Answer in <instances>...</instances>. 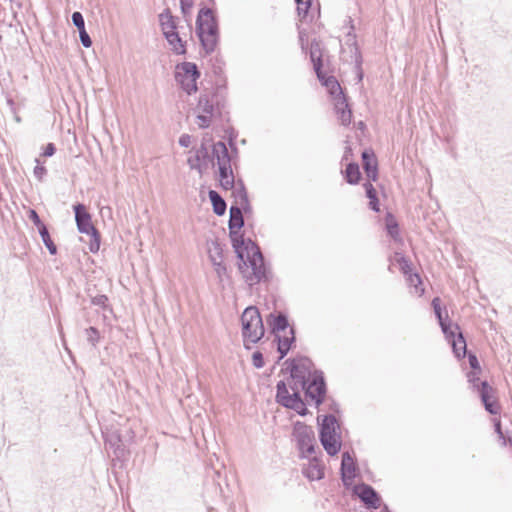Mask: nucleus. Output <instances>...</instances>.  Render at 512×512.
<instances>
[{
    "label": "nucleus",
    "mask_w": 512,
    "mask_h": 512,
    "mask_svg": "<svg viewBox=\"0 0 512 512\" xmlns=\"http://www.w3.org/2000/svg\"><path fill=\"white\" fill-rule=\"evenodd\" d=\"M266 323L272 334L276 335L287 328L290 329L288 315L285 312H272L266 316Z\"/></svg>",
    "instance_id": "20"
},
{
    "label": "nucleus",
    "mask_w": 512,
    "mask_h": 512,
    "mask_svg": "<svg viewBox=\"0 0 512 512\" xmlns=\"http://www.w3.org/2000/svg\"><path fill=\"white\" fill-rule=\"evenodd\" d=\"M85 334L87 336V341L93 346L96 347L98 342L100 341V332L96 327L90 326L85 329Z\"/></svg>",
    "instance_id": "41"
},
{
    "label": "nucleus",
    "mask_w": 512,
    "mask_h": 512,
    "mask_svg": "<svg viewBox=\"0 0 512 512\" xmlns=\"http://www.w3.org/2000/svg\"><path fill=\"white\" fill-rule=\"evenodd\" d=\"M224 64H225L224 61L218 55L215 56L212 59V72L218 78V80L216 82H219L220 84H225L226 85V79L223 77V75H224V71H223Z\"/></svg>",
    "instance_id": "35"
},
{
    "label": "nucleus",
    "mask_w": 512,
    "mask_h": 512,
    "mask_svg": "<svg viewBox=\"0 0 512 512\" xmlns=\"http://www.w3.org/2000/svg\"><path fill=\"white\" fill-rule=\"evenodd\" d=\"M312 1L313 0H295L297 5V14L301 20H305L307 18L309 10L312 6Z\"/></svg>",
    "instance_id": "37"
},
{
    "label": "nucleus",
    "mask_w": 512,
    "mask_h": 512,
    "mask_svg": "<svg viewBox=\"0 0 512 512\" xmlns=\"http://www.w3.org/2000/svg\"><path fill=\"white\" fill-rule=\"evenodd\" d=\"M91 304L94 306H99L103 310H111L109 306V299L106 295L101 294L91 298Z\"/></svg>",
    "instance_id": "42"
},
{
    "label": "nucleus",
    "mask_w": 512,
    "mask_h": 512,
    "mask_svg": "<svg viewBox=\"0 0 512 512\" xmlns=\"http://www.w3.org/2000/svg\"><path fill=\"white\" fill-rule=\"evenodd\" d=\"M214 270L219 277L225 275L227 273V267L224 264L223 260H219V262L214 261Z\"/></svg>",
    "instance_id": "58"
},
{
    "label": "nucleus",
    "mask_w": 512,
    "mask_h": 512,
    "mask_svg": "<svg viewBox=\"0 0 512 512\" xmlns=\"http://www.w3.org/2000/svg\"><path fill=\"white\" fill-rule=\"evenodd\" d=\"M78 32L81 44L85 48H90L92 46V40L88 32L86 31V28L79 29Z\"/></svg>",
    "instance_id": "51"
},
{
    "label": "nucleus",
    "mask_w": 512,
    "mask_h": 512,
    "mask_svg": "<svg viewBox=\"0 0 512 512\" xmlns=\"http://www.w3.org/2000/svg\"><path fill=\"white\" fill-rule=\"evenodd\" d=\"M252 364L257 369H260V368L264 367L265 360H264L263 353L261 351L256 350V351L253 352V354H252Z\"/></svg>",
    "instance_id": "50"
},
{
    "label": "nucleus",
    "mask_w": 512,
    "mask_h": 512,
    "mask_svg": "<svg viewBox=\"0 0 512 512\" xmlns=\"http://www.w3.org/2000/svg\"><path fill=\"white\" fill-rule=\"evenodd\" d=\"M191 139V135L184 133L179 137L178 143L181 147L187 148L191 144Z\"/></svg>",
    "instance_id": "60"
},
{
    "label": "nucleus",
    "mask_w": 512,
    "mask_h": 512,
    "mask_svg": "<svg viewBox=\"0 0 512 512\" xmlns=\"http://www.w3.org/2000/svg\"><path fill=\"white\" fill-rule=\"evenodd\" d=\"M300 363L299 361V358H288L286 361H285V366H286V369L289 371L290 373V378H300L297 374H296V371L298 369V364Z\"/></svg>",
    "instance_id": "44"
},
{
    "label": "nucleus",
    "mask_w": 512,
    "mask_h": 512,
    "mask_svg": "<svg viewBox=\"0 0 512 512\" xmlns=\"http://www.w3.org/2000/svg\"><path fill=\"white\" fill-rule=\"evenodd\" d=\"M400 271L406 276L413 272L411 261L403 254L396 253Z\"/></svg>",
    "instance_id": "39"
},
{
    "label": "nucleus",
    "mask_w": 512,
    "mask_h": 512,
    "mask_svg": "<svg viewBox=\"0 0 512 512\" xmlns=\"http://www.w3.org/2000/svg\"><path fill=\"white\" fill-rule=\"evenodd\" d=\"M37 162V165L34 167V176L39 180L42 181L44 176L47 174V169L45 166L40 165L39 159L35 160Z\"/></svg>",
    "instance_id": "53"
},
{
    "label": "nucleus",
    "mask_w": 512,
    "mask_h": 512,
    "mask_svg": "<svg viewBox=\"0 0 512 512\" xmlns=\"http://www.w3.org/2000/svg\"><path fill=\"white\" fill-rule=\"evenodd\" d=\"M353 156V150L350 145H346L344 149V153L341 159V163L346 162Z\"/></svg>",
    "instance_id": "61"
},
{
    "label": "nucleus",
    "mask_w": 512,
    "mask_h": 512,
    "mask_svg": "<svg viewBox=\"0 0 512 512\" xmlns=\"http://www.w3.org/2000/svg\"><path fill=\"white\" fill-rule=\"evenodd\" d=\"M480 397L481 403L485 410L491 415H498L501 411V406L494 396V389L484 380L480 382L478 390L476 391Z\"/></svg>",
    "instance_id": "12"
},
{
    "label": "nucleus",
    "mask_w": 512,
    "mask_h": 512,
    "mask_svg": "<svg viewBox=\"0 0 512 512\" xmlns=\"http://www.w3.org/2000/svg\"><path fill=\"white\" fill-rule=\"evenodd\" d=\"M362 167L369 182L377 181L379 167L377 157L372 149H364L361 154Z\"/></svg>",
    "instance_id": "17"
},
{
    "label": "nucleus",
    "mask_w": 512,
    "mask_h": 512,
    "mask_svg": "<svg viewBox=\"0 0 512 512\" xmlns=\"http://www.w3.org/2000/svg\"><path fill=\"white\" fill-rule=\"evenodd\" d=\"M208 197L212 205L214 214L217 216H223L226 213L227 203L225 199L216 190L210 189L208 191Z\"/></svg>",
    "instance_id": "28"
},
{
    "label": "nucleus",
    "mask_w": 512,
    "mask_h": 512,
    "mask_svg": "<svg viewBox=\"0 0 512 512\" xmlns=\"http://www.w3.org/2000/svg\"><path fill=\"white\" fill-rule=\"evenodd\" d=\"M244 215L237 204L229 209V239L237 258V268L249 286L268 283L272 279L270 264L266 261L259 245L251 238H245L242 228Z\"/></svg>",
    "instance_id": "1"
},
{
    "label": "nucleus",
    "mask_w": 512,
    "mask_h": 512,
    "mask_svg": "<svg viewBox=\"0 0 512 512\" xmlns=\"http://www.w3.org/2000/svg\"><path fill=\"white\" fill-rule=\"evenodd\" d=\"M168 44L171 46V50L176 55H186L187 53V42L182 40L179 31L169 33L164 36Z\"/></svg>",
    "instance_id": "26"
},
{
    "label": "nucleus",
    "mask_w": 512,
    "mask_h": 512,
    "mask_svg": "<svg viewBox=\"0 0 512 512\" xmlns=\"http://www.w3.org/2000/svg\"><path fill=\"white\" fill-rule=\"evenodd\" d=\"M493 424H494V431L498 435V438L501 441V444L503 446H507V437L505 436V434H504V432L502 430L501 420L495 418L493 420Z\"/></svg>",
    "instance_id": "46"
},
{
    "label": "nucleus",
    "mask_w": 512,
    "mask_h": 512,
    "mask_svg": "<svg viewBox=\"0 0 512 512\" xmlns=\"http://www.w3.org/2000/svg\"><path fill=\"white\" fill-rule=\"evenodd\" d=\"M213 154L216 156L220 187L223 190H232L235 187V176L232 169L234 163L226 143L224 141L213 143Z\"/></svg>",
    "instance_id": "8"
},
{
    "label": "nucleus",
    "mask_w": 512,
    "mask_h": 512,
    "mask_svg": "<svg viewBox=\"0 0 512 512\" xmlns=\"http://www.w3.org/2000/svg\"><path fill=\"white\" fill-rule=\"evenodd\" d=\"M406 280L410 286H413L415 288V293L418 294V296H422L424 294L425 290L423 288V282L419 273L412 272L406 275Z\"/></svg>",
    "instance_id": "36"
},
{
    "label": "nucleus",
    "mask_w": 512,
    "mask_h": 512,
    "mask_svg": "<svg viewBox=\"0 0 512 512\" xmlns=\"http://www.w3.org/2000/svg\"><path fill=\"white\" fill-rule=\"evenodd\" d=\"M224 131L227 135L228 146H233V143H236L238 132L232 126L225 128Z\"/></svg>",
    "instance_id": "52"
},
{
    "label": "nucleus",
    "mask_w": 512,
    "mask_h": 512,
    "mask_svg": "<svg viewBox=\"0 0 512 512\" xmlns=\"http://www.w3.org/2000/svg\"><path fill=\"white\" fill-rule=\"evenodd\" d=\"M230 151L229 154L232 155L233 157V163L235 164V159L237 158L238 156V148H237V144L236 143H233V146H228Z\"/></svg>",
    "instance_id": "62"
},
{
    "label": "nucleus",
    "mask_w": 512,
    "mask_h": 512,
    "mask_svg": "<svg viewBox=\"0 0 512 512\" xmlns=\"http://www.w3.org/2000/svg\"><path fill=\"white\" fill-rule=\"evenodd\" d=\"M233 196L235 198H239L240 203H242L243 197L249 198L244 182H241V187H238L235 191H233Z\"/></svg>",
    "instance_id": "55"
},
{
    "label": "nucleus",
    "mask_w": 512,
    "mask_h": 512,
    "mask_svg": "<svg viewBox=\"0 0 512 512\" xmlns=\"http://www.w3.org/2000/svg\"><path fill=\"white\" fill-rule=\"evenodd\" d=\"M194 152L198 155L200 161L205 162L206 169L209 164L215 165L216 156L213 154V145L211 146V152H209L207 144L201 143L198 148L194 149Z\"/></svg>",
    "instance_id": "32"
},
{
    "label": "nucleus",
    "mask_w": 512,
    "mask_h": 512,
    "mask_svg": "<svg viewBox=\"0 0 512 512\" xmlns=\"http://www.w3.org/2000/svg\"><path fill=\"white\" fill-rule=\"evenodd\" d=\"M212 247L209 248V251H208V256H210L211 254H214L216 257L219 258V260H223V247L221 245V243L218 241V240H214L212 241Z\"/></svg>",
    "instance_id": "47"
},
{
    "label": "nucleus",
    "mask_w": 512,
    "mask_h": 512,
    "mask_svg": "<svg viewBox=\"0 0 512 512\" xmlns=\"http://www.w3.org/2000/svg\"><path fill=\"white\" fill-rule=\"evenodd\" d=\"M319 441L329 456H336L341 450V434L319 436Z\"/></svg>",
    "instance_id": "23"
},
{
    "label": "nucleus",
    "mask_w": 512,
    "mask_h": 512,
    "mask_svg": "<svg viewBox=\"0 0 512 512\" xmlns=\"http://www.w3.org/2000/svg\"><path fill=\"white\" fill-rule=\"evenodd\" d=\"M71 21L72 24L77 28V30L85 28V21L81 12H73L71 15Z\"/></svg>",
    "instance_id": "49"
},
{
    "label": "nucleus",
    "mask_w": 512,
    "mask_h": 512,
    "mask_svg": "<svg viewBox=\"0 0 512 512\" xmlns=\"http://www.w3.org/2000/svg\"><path fill=\"white\" fill-rule=\"evenodd\" d=\"M342 174L345 181L350 185H357L362 179L359 164L354 161L346 164V168L342 171Z\"/></svg>",
    "instance_id": "27"
},
{
    "label": "nucleus",
    "mask_w": 512,
    "mask_h": 512,
    "mask_svg": "<svg viewBox=\"0 0 512 512\" xmlns=\"http://www.w3.org/2000/svg\"><path fill=\"white\" fill-rule=\"evenodd\" d=\"M346 490H351L363 506L369 510H376L381 506L380 494L366 482H342Z\"/></svg>",
    "instance_id": "11"
},
{
    "label": "nucleus",
    "mask_w": 512,
    "mask_h": 512,
    "mask_svg": "<svg viewBox=\"0 0 512 512\" xmlns=\"http://www.w3.org/2000/svg\"><path fill=\"white\" fill-rule=\"evenodd\" d=\"M196 110L199 112L196 118L201 129L209 128L214 117L229 122V112L226 111V85L216 82L211 93H200Z\"/></svg>",
    "instance_id": "2"
},
{
    "label": "nucleus",
    "mask_w": 512,
    "mask_h": 512,
    "mask_svg": "<svg viewBox=\"0 0 512 512\" xmlns=\"http://www.w3.org/2000/svg\"><path fill=\"white\" fill-rule=\"evenodd\" d=\"M361 477L357 461L348 451L342 454L340 466V480H355Z\"/></svg>",
    "instance_id": "18"
},
{
    "label": "nucleus",
    "mask_w": 512,
    "mask_h": 512,
    "mask_svg": "<svg viewBox=\"0 0 512 512\" xmlns=\"http://www.w3.org/2000/svg\"><path fill=\"white\" fill-rule=\"evenodd\" d=\"M86 235L90 236V242H89L90 252L97 253L100 249V244H101L100 232L98 231V229H95V231L87 233Z\"/></svg>",
    "instance_id": "40"
},
{
    "label": "nucleus",
    "mask_w": 512,
    "mask_h": 512,
    "mask_svg": "<svg viewBox=\"0 0 512 512\" xmlns=\"http://www.w3.org/2000/svg\"><path fill=\"white\" fill-rule=\"evenodd\" d=\"M56 153V146L54 143H48L41 153L43 157H51Z\"/></svg>",
    "instance_id": "59"
},
{
    "label": "nucleus",
    "mask_w": 512,
    "mask_h": 512,
    "mask_svg": "<svg viewBox=\"0 0 512 512\" xmlns=\"http://www.w3.org/2000/svg\"><path fill=\"white\" fill-rule=\"evenodd\" d=\"M317 79L333 98L334 111L343 126H349L352 121V108L348 96L344 93L335 76H328L323 70L316 73Z\"/></svg>",
    "instance_id": "6"
},
{
    "label": "nucleus",
    "mask_w": 512,
    "mask_h": 512,
    "mask_svg": "<svg viewBox=\"0 0 512 512\" xmlns=\"http://www.w3.org/2000/svg\"><path fill=\"white\" fill-rule=\"evenodd\" d=\"M466 357L468 358V363L471 370H477L478 372H481V366L477 355L472 351H467Z\"/></svg>",
    "instance_id": "48"
},
{
    "label": "nucleus",
    "mask_w": 512,
    "mask_h": 512,
    "mask_svg": "<svg viewBox=\"0 0 512 512\" xmlns=\"http://www.w3.org/2000/svg\"><path fill=\"white\" fill-rule=\"evenodd\" d=\"M366 197L369 199L368 207L374 212L380 211V201L377 191L371 182L367 181L363 184Z\"/></svg>",
    "instance_id": "30"
},
{
    "label": "nucleus",
    "mask_w": 512,
    "mask_h": 512,
    "mask_svg": "<svg viewBox=\"0 0 512 512\" xmlns=\"http://www.w3.org/2000/svg\"><path fill=\"white\" fill-rule=\"evenodd\" d=\"M242 214L244 215H250L252 213V205L249 201V198L243 197V201L241 203V206H239Z\"/></svg>",
    "instance_id": "57"
},
{
    "label": "nucleus",
    "mask_w": 512,
    "mask_h": 512,
    "mask_svg": "<svg viewBox=\"0 0 512 512\" xmlns=\"http://www.w3.org/2000/svg\"><path fill=\"white\" fill-rule=\"evenodd\" d=\"M200 76L201 72L194 62L184 61L175 66V80L180 88L188 95H192L198 91L197 80Z\"/></svg>",
    "instance_id": "10"
},
{
    "label": "nucleus",
    "mask_w": 512,
    "mask_h": 512,
    "mask_svg": "<svg viewBox=\"0 0 512 512\" xmlns=\"http://www.w3.org/2000/svg\"><path fill=\"white\" fill-rule=\"evenodd\" d=\"M300 363L296 374L301 378H291L301 386L306 398L310 399L319 408L325 401L327 384L324 373L321 370L310 371L313 362L307 356L299 357Z\"/></svg>",
    "instance_id": "3"
},
{
    "label": "nucleus",
    "mask_w": 512,
    "mask_h": 512,
    "mask_svg": "<svg viewBox=\"0 0 512 512\" xmlns=\"http://www.w3.org/2000/svg\"><path fill=\"white\" fill-rule=\"evenodd\" d=\"M441 304V298L438 296L434 297L431 301V306L433 308L438 324L441 327L444 336H448L451 335V329L455 327L456 323H453L450 320L446 307H442Z\"/></svg>",
    "instance_id": "15"
},
{
    "label": "nucleus",
    "mask_w": 512,
    "mask_h": 512,
    "mask_svg": "<svg viewBox=\"0 0 512 512\" xmlns=\"http://www.w3.org/2000/svg\"><path fill=\"white\" fill-rule=\"evenodd\" d=\"M481 372H478L477 370H471L467 373V379H468V382L471 384L472 386V389L474 391H477L478 390V387H479V384H480V378H479V374Z\"/></svg>",
    "instance_id": "45"
},
{
    "label": "nucleus",
    "mask_w": 512,
    "mask_h": 512,
    "mask_svg": "<svg viewBox=\"0 0 512 512\" xmlns=\"http://www.w3.org/2000/svg\"><path fill=\"white\" fill-rule=\"evenodd\" d=\"M213 487L215 491L219 490L220 492H223L220 482H213Z\"/></svg>",
    "instance_id": "64"
},
{
    "label": "nucleus",
    "mask_w": 512,
    "mask_h": 512,
    "mask_svg": "<svg viewBox=\"0 0 512 512\" xmlns=\"http://www.w3.org/2000/svg\"><path fill=\"white\" fill-rule=\"evenodd\" d=\"M318 435L319 436H328V435H336L341 434L339 432L340 425L337 421V418L333 414H325L323 416H318Z\"/></svg>",
    "instance_id": "19"
},
{
    "label": "nucleus",
    "mask_w": 512,
    "mask_h": 512,
    "mask_svg": "<svg viewBox=\"0 0 512 512\" xmlns=\"http://www.w3.org/2000/svg\"><path fill=\"white\" fill-rule=\"evenodd\" d=\"M310 465L307 469L303 470L305 477L308 480H322L325 477L324 466L319 461L316 455L310 456Z\"/></svg>",
    "instance_id": "24"
},
{
    "label": "nucleus",
    "mask_w": 512,
    "mask_h": 512,
    "mask_svg": "<svg viewBox=\"0 0 512 512\" xmlns=\"http://www.w3.org/2000/svg\"><path fill=\"white\" fill-rule=\"evenodd\" d=\"M385 229L387 235L393 240H398L400 237L399 224L391 212H387L385 216Z\"/></svg>",
    "instance_id": "31"
},
{
    "label": "nucleus",
    "mask_w": 512,
    "mask_h": 512,
    "mask_svg": "<svg viewBox=\"0 0 512 512\" xmlns=\"http://www.w3.org/2000/svg\"><path fill=\"white\" fill-rule=\"evenodd\" d=\"M105 446L108 450H112L115 456L113 460L112 471L115 479L119 480L121 475L115 471L117 467L122 468L124 461L129 456L128 446L133 441L135 433L131 428H115L111 427L103 432Z\"/></svg>",
    "instance_id": "5"
},
{
    "label": "nucleus",
    "mask_w": 512,
    "mask_h": 512,
    "mask_svg": "<svg viewBox=\"0 0 512 512\" xmlns=\"http://www.w3.org/2000/svg\"><path fill=\"white\" fill-rule=\"evenodd\" d=\"M275 402L280 406L289 409L296 404L303 402L300 391L295 390L294 393H289L287 384L284 380H280L276 384Z\"/></svg>",
    "instance_id": "13"
},
{
    "label": "nucleus",
    "mask_w": 512,
    "mask_h": 512,
    "mask_svg": "<svg viewBox=\"0 0 512 512\" xmlns=\"http://www.w3.org/2000/svg\"><path fill=\"white\" fill-rule=\"evenodd\" d=\"M350 46L352 47L351 53H352V57L354 58V64H355L354 68H355V72H356V77H357L358 82H361L364 77V72L362 69V63H363L362 53L357 44V41L352 42V44Z\"/></svg>",
    "instance_id": "29"
},
{
    "label": "nucleus",
    "mask_w": 512,
    "mask_h": 512,
    "mask_svg": "<svg viewBox=\"0 0 512 512\" xmlns=\"http://www.w3.org/2000/svg\"><path fill=\"white\" fill-rule=\"evenodd\" d=\"M38 232H39V235H40V237L42 239L43 244L45 245V247L47 248L49 253L51 255H56L57 251H58L57 250V246H56V244L54 243V241L52 240V238L50 236L48 227L45 226L44 228L38 230Z\"/></svg>",
    "instance_id": "34"
},
{
    "label": "nucleus",
    "mask_w": 512,
    "mask_h": 512,
    "mask_svg": "<svg viewBox=\"0 0 512 512\" xmlns=\"http://www.w3.org/2000/svg\"><path fill=\"white\" fill-rule=\"evenodd\" d=\"M187 165L191 170H196L200 176L203 175L204 171L206 170V164L205 162L200 161V158L195 153L193 157H189L187 159Z\"/></svg>",
    "instance_id": "38"
},
{
    "label": "nucleus",
    "mask_w": 512,
    "mask_h": 512,
    "mask_svg": "<svg viewBox=\"0 0 512 512\" xmlns=\"http://www.w3.org/2000/svg\"><path fill=\"white\" fill-rule=\"evenodd\" d=\"M292 437L296 441V447L301 458H309L310 456H314L317 443L315 439V432L312 426H309L299 420L294 422Z\"/></svg>",
    "instance_id": "9"
},
{
    "label": "nucleus",
    "mask_w": 512,
    "mask_h": 512,
    "mask_svg": "<svg viewBox=\"0 0 512 512\" xmlns=\"http://www.w3.org/2000/svg\"><path fill=\"white\" fill-rule=\"evenodd\" d=\"M240 320L243 346L246 350H251L250 344H257L265 335L262 316L256 306H248L244 309Z\"/></svg>",
    "instance_id": "7"
},
{
    "label": "nucleus",
    "mask_w": 512,
    "mask_h": 512,
    "mask_svg": "<svg viewBox=\"0 0 512 512\" xmlns=\"http://www.w3.org/2000/svg\"><path fill=\"white\" fill-rule=\"evenodd\" d=\"M290 336L283 337L280 334L275 335L274 341L277 343V352L279 353L278 360H282L289 351L295 346L296 343V330L294 327H290Z\"/></svg>",
    "instance_id": "21"
},
{
    "label": "nucleus",
    "mask_w": 512,
    "mask_h": 512,
    "mask_svg": "<svg viewBox=\"0 0 512 512\" xmlns=\"http://www.w3.org/2000/svg\"><path fill=\"white\" fill-rule=\"evenodd\" d=\"M290 410L295 411L298 415L304 417L310 413L308 410L306 403L303 401L299 404H296L295 406L289 408Z\"/></svg>",
    "instance_id": "54"
},
{
    "label": "nucleus",
    "mask_w": 512,
    "mask_h": 512,
    "mask_svg": "<svg viewBox=\"0 0 512 512\" xmlns=\"http://www.w3.org/2000/svg\"><path fill=\"white\" fill-rule=\"evenodd\" d=\"M159 25L161 27V31L163 36H166L169 33H174L178 31V20L179 18L173 16L170 8H165L158 15Z\"/></svg>",
    "instance_id": "22"
},
{
    "label": "nucleus",
    "mask_w": 512,
    "mask_h": 512,
    "mask_svg": "<svg viewBox=\"0 0 512 512\" xmlns=\"http://www.w3.org/2000/svg\"><path fill=\"white\" fill-rule=\"evenodd\" d=\"M7 104L9 105V107H10L11 111H12L13 113H16L15 102H14V100H13L11 97H8V98H7Z\"/></svg>",
    "instance_id": "63"
},
{
    "label": "nucleus",
    "mask_w": 512,
    "mask_h": 512,
    "mask_svg": "<svg viewBox=\"0 0 512 512\" xmlns=\"http://www.w3.org/2000/svg\"><path fill=\"white\" fill-rule=\"evenodd\" d=\"M193 7V0H180V9L184 16L190 14Z\"/></svg>",
    "instance_id": "56"
},
{
    "label": "nucleus",
    "mask_w": 512,
    "mask_h": 512,
    "mask_svg": "<svg viewBox=\"0 0 512 512\" xmlns=\"http://www.w3.org/2000/svg\"><path fill=\"white\" fill-rule=\"evenodd\" d=\"M206 476L208 478H212L213 480L215 479V477H217V478L223 477L225 480H227V478H228V474H227V470H226L225 466L223 464H220L218 460H217V465L212 464L211 467L206 468Z\"/></svg>",
    "instance_id": "33"
},
{
    "label": "nucleus",
    "mask_w": 512,
    "mask_h": 512,
    "mask_svg": "<svg viewBox=\"0 0 512 512\" xmlns=\"http://www.w3.org/2000/svg\"><path fill=\"white\" fill-rule=\"evenodd\" d=\"M28 219L37 227L38 230L47 226L40 218L39 214L35 209L30 208L27 211Z\"/></svg>",
    "instance_id": "43"
},
{
    "label": "nucleus",
    "mask_w": 512,
    "mask_h": 512,
    "mask_svg": "<svg viewBox=\"0 0 512 512\" xmlns=\"http://www.w3.org/2000/svg\"><path fill=\"white\" fill-rule=\"evenodd\" d=\"M77 230L81 234H87L97 229L92 223V216L83 203L73 205Z\"/></svg>",
    "instance_id": "14"
},
{
    "label": "nucleus",
    "mask_w": 512,
    "mask_h": 512,
    "mask_svg": "<svg viewBox=\"0 0 512 512\" xmlns=\"http://www.w3.org/2000/svg\"><path fill=\"white\" fill-rule=\"evenodd\" d=\"M310 61L313 64V70L316 73L323 70V53L321 48V42L317 39H313L310 44L309 51Z\"/></svg>",
    "instance_id": "25"
},
{
    "label": "nucleus",
    "mask_w": 512,
    "mask_h": 512,
    "mask_svg": "<svg viewBox=\"0 0 512 512\" xmlns=\"http://www.w3.org/2000/svg\"><path fill=\"white\" fill-rule=\"evenodd\" d=\"M195 33L205 54H212L218 46L220 31L217 16L207 6H203L198 11Z\"/></svg>",
    "instance_id": "4"
},
{
    "label": "nucleus",
    "mask_w": 512,
    "mask_h": 512,
    "mask_svg": "<svg viewBox=\"0 0 512 512\" xmlns=\"http://www.w3.org/2000/svg\"><path fill=\"white\" fill-rule=\"evenodd\" d=\"M445 338L451 345L453 354L457 359L466 357L467 343L458 324H455L454 329H451V335L445 336Z\"/></svg>",
    "instance_id": "16"
}]
</instances>
